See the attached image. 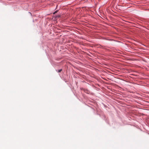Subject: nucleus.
<instances>
[{"mask_svg":"<svg viewBox=\"0 0 149 149\" xmlns=\"http://www.w3.org/2000/svg\"><path fill=\"white\" fill-rule=\"evenodd\" d=\"M62 71V69H60V70H58V72H61Z\"/></svg>","mask_w":149,"mask_h":149,"instance_id":"obj_1","label":"nucleus"}]
</instances>
